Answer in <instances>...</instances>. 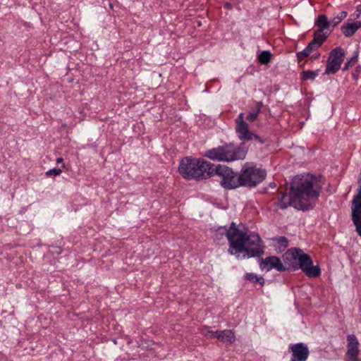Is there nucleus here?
Here are the masks:
<instances>
[{"label": "nucleus", "mask_w": 361, "mask_h": 361, "mask_svg": "<svg viewBox=\"0 0 361 361\" xmlns=\"http://www.w3.org/2000/svg\"><path fill=\"white\" fill-rule=\"evenodd\" d=\"M361 72V67L360 66H357L355 71L352 74V76H353V78L355 80H357L359 78V75Z\"/></svg>", "instance_id": "obj_31"}, {"label": "nucleus", "mask_w": 361, "mask_h": 361, "mask_svg": "<svg viewBox=\"0 0 361 361\" xmlns=\"http://www.w3.org/2000/svg\"><path fill=\"white\" fill-rule=\"evenodd\" d=\"M245 280L250 281L253 283H259L262 286L264 285L265 280L262 276H258L254 273H246L244 275Z\"/></svg>", "instance_id": "obj_21"}, {"label": "nucleus", "mask_w": 361, "mask_h": 361, "mask_svg": "<svg viewBox=\"0 0 361 361\" xmlns=\"http://www.w3.org/2000/svg\"><path fill=\"white\" fill-rule=\"evenodd\" d=\"M213 175L216 174L221 178V185L226 190L235 189L240 187V173H235L231 168L224 165L212 164Z\"/></svg>", "instance_id": "obj_7"}, {"label": "nucleus", "mask_w": 361, "mask_h": 361, "mask_svg": "<svg viewBox=\"0 0 361 361\" xmlns=\"http://www.w3.org/2000/svg\"><path fill=\"white\" fill-rule=\"evenodd\" d=\"M344 57L345 52L341 47H338L332 49L327 61L326 73L330 74L338 72L341 68Z\"/></svg>", "instance_id": "obj_10"}, {"label": "nucleus", "mask_w": 361, "mask_h": 361, "mask_svg": "<svg viewBox=\"0 0 361 361\" xmlns=\"http://www.w3.org/2000/svg\"><path fill=\"white\" fill-rule=\"evenodd\" d=\"M309 49H310V50L312 51H313L314 50L318 49L320 45H319V44L316 42V40H314V39L308 44V45L307 46Z\"/></svg>", "instance_id": "obj_30"}, {"label": "nucleus", "mask_w": 361, "mask_h": 361, "mask_svg": "<svg viewBox=\"0 0 361 361\" xmlns=\"http://www.w3.org/2000/svg\"><path fill=\"white\" fill-rule=\"evenodd\" d=\"M267 176L264 169L257 168L252 163H245L240 171V187L254 188Z\"/></svg>", "instance_id": "obj_6"}, {"label": "nucleus", "mask_w": 361, "mask_h": 361, "mask_svg": "<svg viewBox=\"0 0 361 361\" xmlns=\"http://www.w3.org/2000/svg\"><path fill=\"white\" fill-rule=\"evenodd\" d=\"M224 233L227 234V239L230 243L228 252L233 255L245 252L243 257H259L264 253V245L258 234L247 233L235 228V223H232L229 229L222 228Z\"/></svg>", "instance_id": "obj_1"}, {"label": "nucleus", "mask_w": 361, "mask_h": 361, "mask_svg": "<svg viewBox=\"0 0 361 361\" xmlns=\"http://www.w3.org/2000/svg\"><path fill=\"white\" fill-rule=\"evenodd\" d=\"M314 25L318 27L317 30L331 31L329 27L331 25V22L328 20L327 16L324 14L318 16L315 19Z\"/></svg>", "instance_id": "obj_17"}, {"label": "nucleus", "mask_w": 361, "mask_h": 361, "mask_svg": "<svg viewBox=\"0 0 361 361\" xmlns=\"http://www.w3.org/2000/svg\"><path fill=\"white\" fill-rule=\"evenodd\" d=\"M244 119V113H240L235 121V133L239 140L247 141L255 140L259 144H263L264 140L249 129L248 124L245 121Z\"/></svg>", "instance_id": "obj_8"}, {"label": "nucleus", "mask_w": 361, "mask_h": 361, "mask_svg": "<svg viewBox=\"0 0 361 361\" xmlns=\"http://www.w3.org/2000/svg\"><path fill=\"white\" fill-rule=\"evenodd\" d=\"M257 58L261 63L267 64L271 61V54L269 51H262Z\"/></svg>", "instance_id": "obj_23"}, {"label": "nucleus", "mask_w": 361, "mask_h": 361, "mask_svg": "<svg viewBox=\"0 0 361 361\" xmlns=\"http://www.w3.org/2000/svg\"><path fill=\"white\" fill-rule=\"evenodd\" d=\"M360 184L357 188V194L352 200V220L357 234L361 237V173L358 179Z\"/></svg>", "instance_id": "obj_9"}, {"label": "nucleus", "mask_w": 361, "mask_h": 361, "mask_svg": "<svg viewBox=\"0 0 361 361\" xmlns=\"http://www.w3.org/2000/svg\"><path fill=\"white\" fill-rule=\"evenodd\" d=\"M357 60V53H355L351 57V59L345 63V65H344V66L343 68V71L348 70L350 67L353 66Z\"/></svg>", "instance_id": "obj_25"}, {"label": "nucleus", "mask_w": 361, "mask_h": 361, "mask_svg": "<svg viewBox=\"0 0 361 361\" xmlns=\"http://www.w3.org/2000/svg\"><path fill=\"white\" fill-rule=\"evenodd\" d=\"M272 245L274 247L277 252L285 251L288 245V239L283 236L275 237L271 239Z\"/></svg>", "instance_id": "obj_16"}, {"label": "nucleus", "mask_w": 361, "mask_h": 361, "mask_svg": "<svg viewBox=\"0 0 361 361\" xmlns=\"http://www.w3.org/2000/svg\"><path fill=\"white\" fill-rule=\"evenodd\" d=\"M259 267L261 269H266L267 271H270L273 269L279 271H284L286 270V267L283 265V263L276 256H270L266 257L264 259H262Z\"/></svg>", "instance_id": "obj_13"}, {"label": "nucleus", "mask_w": 361, "mask_h": 361, "mask_svg": "<svg viewBox=\"0 0 361 361\" xmlns=\"http://www.w3.org/2000/svg\"><path fill=\"white\" fill-rule=\"evenodd\" d=\"M224 7L229 8H231V4L228 2H226L224 3Z\"/></svg>", "instance_id": "obj_34"}, {"label": "nucleus", "mask_w": 361, "mask_h": 361, "mask_svg": "<svg viewBox=\"0 0 361 361\" xmlns=\"http://www.w3.org/2000/svg\"><path fill=\"white\" fill-rule=\"evenodd\" d=\"M262 106L263 104L262 102H257L255 103V108L249 111L246 117L247 121H248L250 123L255 121L257 118L259 113L261 112Z\"/></svg>", "instance_id": "obj_18"}, {"label": "nucleus", "mask_w": 361, "mask_h": 361, "mask_svg": "<svg viewBox=\"0 0 361 361\" xmlns=\"http://www.w3.org/2000/svg\"><path fill=\"white\" fill-rule=\"evenodd\" d=\"M247 153V147L243 142L238 146L226 143L204 152V156L208 159L219 162H232L243 160Z\"/></svg>", "instance_id": "obj_5"}, {"label": "nucleus", "mask_w": 361, "mask_h": 361, "mask_svg": "<svg viewBox=\"0 0 361 361\" xmlns=\"http://www.w3.org/2000/svg\"><path fill=\"white\" fill-rule=\"evenodd\" d=\"M63 159L62 157H59L57 159H56V163L57 164H60V163H63Z\"/></svg>", "instance_id": "obj_32"}, {"label": "nucleus", "mask_w": 361, "mask_h": 361, "mask_svg": "<svg viewBox=\"0 0 361 361\" xmlns=\"http://www.w3.org/2000/svg\"><path fill=\"white\" fill-rule=\"evenodd\" d=\"M212 164L203 159L185 157L179 164L178 171L187 179H207L213 176Z\"/></svg>", "instance_id": "obj_4"}, {"label": "nucleus", "mask_w": 361, "mask_h": 361, "mask_svg": "<svg viewBox=\"0 0 361 361\" xmlns=\"http://www.w3.org/2000/svg\"><path fill=\"white\" fill-rule=\"evenodd\" d=\"M269 185H270V187H271V188H276V183H275L274 182H271V183H270Z\"/></svg>", "instance_id": "obj_33"}, {"label": "nucleus", "mask_w": 361, "mask_h": 361, "mask_svg": "<svg viewBox=\"0 0 361 361\" xmlns=\"http://www.w3.org/2000/svg\"><path fill=\"white\" fill-rule=\"evenodd\" d=\"M331 31H324L322 30H317L314 33V39L319 44V45H322L323 42L326 40V39L329 35Z\"/></svg>", "instance_id": "obj_20"}, {"label": "nucleus", "mask_w": 361, "mask_h": 361, "mask_svg": "<svg viewBox=\"0 0 361 361\" xmlns=\"http://www.w3.org/2000/svg\"><path fill=\"white\" fill-rule=\"evenodd\" d=\"M291 352L290 361H307L310 350L307 345L303 343L293 344L289 347Z\"/></svg>", "instance_id": "obj_12"}, {"label": "nucleus", "mask_w": 361, "mask_h": 361, "mask_svg": "<svg viewBox=\"0 0 361 361\" xmlns=\"http://www.w3.org/2000/svg\"><path fill=\"white\" fill-rule=\"evenodd\" d=\"M319 181L310 173L296 176L290 184V192L296 197L295 204L298 210L312 209L321 192Z\"/></svg>", "instance_id": "obj_2"}, {"label": "nucleus", "mask_w": 361, "mask_h": 361, "mask_svg": "<svg viewBox=\"0 0 361 361\" xmlns=\"http://www.w3.org/2000/svg\"><path fill=\"white\" fill-rule=\"evenodd\" d=\"M62 173V170L61 169L54 168L50 169L46 172L47 176H59Z\"/></svg>", "instance_id": "obj_28"}, {"label": "nucleus", "mask_w": 361, "mask_h": 361, "mask_svg": "<svg viewBox=\"0 0 361 361\" xmlns=\"http://www.w3.org/2000/svg\"><path fill=\"white\" fill-rule=\"evenodd\" d=\"M283 265L286 269H301L309 277H317L321 274V269L318 265H313L312 258L304 253L301 249L290 248L283 255Z\"/></svg>", "instance_id": "obj_3"}, {"label": "nucleus", "mask_w": 361, "mask_h": 361, "mask_svg": "<svg viewBox=\"0 0 361 361\" xmlns=\"http://www.w3.org/2000/svg\"><path fill=\"white\" fill-rule=\"evenodd\" d=\"M319 75V70L316 71H305L301 73V79L302 80H314Z\"/></svg>", "instance_id": "obj_22"}, {"label": "nucleus", "mask_w": 361, "mask_h": 361, "mask_svg": "<svg viewBox=\"0 0 361 361\" xmlns=\"http://www.w3.org/2000/svg\"><path fill=\"white\" fill-rule=\"evenodd\" d=\"M347 352L345 354V361H361L358 358L359 355V341L354 334H350L347 336Z\"/></svg>", "instance_id": "obj_11"}, {"label": "nucleus", "mask_w": 361, "mask_h": 361, "mask_svg": "<svg viewBox=\"0 0 361 361\" xmlns=\"http://www.w3.org/2000/svg\"><path fill=\"white\" fill-rule=\"evenodd\" d=\"M312 51L306 47L302 51L297 54V58L299 61L302 60L304 58L308 56Z\"/></svg>", "instance_id": "obj_26"}, {"label": "nucleus", "mask_w": 361, "mask_h": 361, "mask_svg": "<svg viewBox=\"0 0 361 361\" xmlns=\"http://www.w3.org/2000/svg\"><path fill=\"white\" fill-rule=\"evenodd\" d=\"M361 27V21L357 20L353 23H349L343 25L341 27L343 35L347 37H351Z\"/></svg>", "instance_id": "obj_15"}, {"label": "nucleus", "mask_w": 361, "mask_h": 361, "mask_svg": "<svg viewBox=\"0 0 361 361\" xmlns=\"http://www.w3.org/2000/svg\"><path fill=\"white\" fill-rule=\"evenodd\" d=\"M218 340L231 344L235 341V335L231 330L220 331Z\"/></svg>", "instance_id": "obj_19"}, {"label": "nucleus", "mask_w": 361, "mask_h": 361, "mask_svg": "<svg viewBox=\"0 0 361 361\" xmlns=\"http://www.w3.org/2000/svg\"><path fill=\"white\" fill-rule=\"evenodd\" d=\"M347 16L348 13L346 11H343L338 13L331 20L333 27L337 26L344 18L347 17Z\"/></svg>", "instance_id": "obj_24"}, {"label": "nucleus", "mask_w": 361, "mask_h": 361, "mask_svg": "<svg viewBox=\"0 0 361 361\" xmlns=\"http://www.w3.org/2000/svg\"><path fill=\"white\" fill-rule=\"evenodd\" d=\"M295 202H296V197L293 194L289 195L287 193H282L277 202V206L281 209H286L288 206H292L298 209L296 207Z\"/></svg>", "instance_id": "obj_14"}, {"label": "nucleus", "mask_w": 361, "mask_h": 361, "mask_svg": "<svg viewBox=\"0 0 361 361\" xmlns=\"http://www.w3.org/2000/svg\"><path fill=\"white\" fill-rule=\"evenodd\" d=\"M222 228L228 229L226 227H220L215 233V238L216 240H221L224 238V237H226L227 238V234L224 233V232L221 231Z\"/></svg>", "instance_id": "obj_29"}, {"label": "nucleus", "mask_w": 361, "mask_h": 361, "mask_svg": "<svg viewBox=\"0 0 361 361\" xmlns=\"http://www.w3.org/2000/svg\"><path fill=\"white\" fill-rule=\"evenodd\" d=\"M204 334L211 338H216L218 339L219 335L220 334V331H212L209 329H207L205 331H204Z\"/></svg>", "instance_id": "obj_27"}]
</instances>
